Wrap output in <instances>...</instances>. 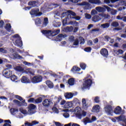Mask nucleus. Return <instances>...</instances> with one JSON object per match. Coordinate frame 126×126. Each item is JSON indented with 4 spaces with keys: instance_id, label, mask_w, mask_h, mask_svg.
Listing matches in <instances>:
<instances>
[{
    "instance_id": "46",
    "label": "nucleus",
    "mask_w": 126,
    "mask_h": 126,
    "mask_svg": "<svg viewBox=\"0 0 126 126\" xmlns=\"http://www.w3.org/2000/svg\"><path fill=\"white\" fill-rule=\"evenodd\" d=\"M46 84L49 88H53L54 87V85H53V84L50 83V81H47L46 82Z\"/></svg>"
},
{
    "instance_id": "57",
    "label": "nucleus",
    "mask_w": 126,
    "mask_h": 126,
    "mask_svg": "<svg viewBox=\"0 0 126 126\" xmlns=\"http://www.w3.org/2000/svg\"><path fill=\"white\" fill-rule=\"evenodd\" d=\"M69 40L70 42H74L75 39H74V36L73 35H71L69 38Z\"/></svg>"
},
{
    "instance_id": "48",
    "label": "nucleus",
    "mask_w": 126,
    "mask_h": 126,
    "mask_svg": "<svg viewBox=\"0 0 126 126\" xmlns=\"http://www.w3.org/2000/svg\"><path fill=\"white\" fill-rule=\"evenodd\" d=\"M56 98L57 99V100L56 101V104H59L61 101V100L63 99L61 96H59V97L55 96V99Z\"/></svg>"
},
{
    "instance_id": "3",
    "label": "nucleus",
    "mask_w": 126,
    "mask_h": 126,
    "mask_svg": "<svg viewBox=\"0 0 126 126\" xmlns=\"http://www.w3.org/2000/svg\"><path fill=\"white\" fill-rule=\"evenodd\" d=\"M12 74V71H10L8 68L5 69L2 72V75L6 78H10Z\"/></svg>"
},
{
    "instance_id": "58",
    "label": "nucleus",
    "mask_w": 126,
    "mask_h": 126,
    "mask_svg": "<svg viewBox=\"0 0 126 126\" xmlns=\"http://www.w3.org/2000/svg\"><path fill=\"white\" fill-rule=\"evenodd\" d=\"M50 36H52V37H55V36H57V34L54 31L53 32H52V31H51Z\"/></svg>"
},
{
    "instance_id": "44",
    "label": "nucleus",
    "mask_w": 126,
    "mask_h": 126,
    "mask_svg": "<svg viewBox=\"0 0 126 126\" xmlns=\"http://www.w3.org/2000/svg\"><path fill=\"white\" fill-rule=\"evenodd\" d=\"M80 66L82 68V69H83L84 70V69L86 68V64L84 63H81L80 64Z\"/></svg>"
},
{
    "instance_id": "59",
    "label": "nucleus",
    "mask_w": 126,
    "mask_h": 126,
    "mask_svg": "<svg viewBox=\"0 0 126 126\" xmlns=\"http://www.w3.org/2000/svg\"><path fill=\"white\" fill-rule=\"evenodd\" d=\"M54 27H60L61 26V24L60 23H55L53 24Z\"/></svg>"
},
{
    "instance_id": "35",
    "label": "nucleus",
    "mask_w": 126,
    "mask_h": 126,
    "mask_svg": "<svg viewBox=\"0 0 126 126\" xmlns=\"http://www.w3.org/2000/svg\"><path fill=\"white\" fill-rule=\"evenodd\" d=\"M10 78L12 81H16V80L18 79L17 76H16L15 75H11Z\"/></svg>"
},
{
    "instance_id": "17",
    "label": "nucleus",
    "mask_w": 126,
    "mask_h": 126,
    "mask_svg": "<svg viewBox=\"0 0 126 126\" xmlns=\"http://www.w3.org/2000/svg\"><path fill=\"white\" fill-rule=\"evenodd\" d=\"M92 21L94 22H98V21H100L101 20V18L99 15H94V17H92Z\"/></svg>"
},
{
    "instance_id": "38",
    "label": "nucleus",
    "mask_w": 126,
    "mask_h": 126,
    "mask_svg": "<svg viewBox=\"0 0 126 126\" xmlns=\"http://www.w3.org/2000/svg\"><path fill=\"white\" fill-rule=\"evenodd\" d=\"M10 112L12 115H14L15 112H18V109L16 108H11L10 109Z\"/></svg>"
},
{
    "instance_id": "33",
    "label": "nucleus",
    "mask_w": 126,
    "mask_h": 126,
    "mask_svg": "<svg viewBox=\"0 0 126 126\" xmlns=\"http://www.w3.org/2000/svg\"><path fill=\"white\" fill-rule=\"evenodd\" d=\"M69 16L70 19H75V20H77V21H79L80 20V19H81V17L79 16H75V17H71L70 15H69Z\"/></svg>"
},
{
    "instance_id": "10",
    "label": "nucleus",
    "mask_w": 126,
    "mask_h": 126,
    "mask_svg": "<svg viewBox=\"0 0 126 126\" xmlns=\"http://www.w3.org/2000/svg\"><path fill=\"white\" fill-rule=\"evenodd\" d=\"M64 97L66 99H71L73 96H75V95H77V93L76 92L75 94L71 93H66L64 94Z\"/></svg>"
},
{
    "instance_id": "11",
    "label": "nucleus",
    "mask_w": 126,
    "mask_h": 126,
    "mask_svg": "<svg viewBox=\"0 0 126 126\" xmlns=\"http://www.w3.org/2000/svg\"><path fill=\"white\" fill-rule=\"evenodd\" d=\"M21 81L22 83H31V80L25 76H24L21 78Z\"/></svg>"
},
{
    "instance_id": "25",
    "label": "nucleus",
    "mask_w": 126,
    "mask_h": 126,
    "mask_svg": "<svg viewBox=\"0 0 126 126\" xmlns=\"http://www.w3.org/2000/svg\"><path fill=\"white\" fill-rule=\"evenodd\" d=\"M64 30L65 32H72L73 31V27L70 26V27H66Z\"/></svg>"
},
{
    "instance_id": "31",
    "label": "nucleus",
    "mask_w": 126,
    "mask_h": 126,
    "mask_svg": "<svg viewBox=\"0 0 126 126\" xmlns=\"http://www.w3.org/2000/svg\"><path fill=\"white\" fill-rule=\"evenodd\" d=\"M68 16H69V15H70L71 16V15H72V16H76V13H75V12L71 11V10H68Z\"/></svg>"
},
{
    "instance_id": "36",
    "label": "nucleus",
    "mask_w": 126,
    "mask_h": 126,
    "mask_svg": "<svg viewBox=\"0 0 126 126\" xmlns=\"http://www.w3.org/2000/svg\"><path fill=\"white\" fill-rule=\"evenodd\" d=\"M79 45V39L76 38L73 43V46H78Z\"/></svg>"
},
{
    "instance_id": "52",
    "label": "nucleus",
    "mask_w": 126,
    "mask_h": 126,
    "mask_svg": "<svg viewBox=\"0 0 126 126\" xmlns=\"http://www.w3.org/2000/svg\"><path fill=\"white\" fill-rule=\"evenodd\" d=\"M15 98H16L18 100H19V101H22L23 100V98L21 97L20 95H15Z\"/></svg>"
},
{
    "instance_id": "20",
    "label": "nucleus",
    "mask_w": 126,
    "mask_h": 126,
    "mask_svg": "<svg viewBox=\"0 0 126 126\" xmlns=\"http://www.w3.org/2000/svg\"><path fill=\"white\" fill-rule=\"evenodd\" d=\"M28 5H30L32 7L37 6V1L35 0L30 1L28 3Z\"/></svg>"
},
{
    "instance_id": "2",
    "label": "nucleus",
    "mask_w": 126,
    "mask_h": 126,
    "mask_svg": "<svg viewBox=\"0 0 126 126\" xmlns=\"http://www.w3.org/2000/svg\"><path fill=\"white\" fill-rule=\"evenodd\" d=\"M40 11V10L38 8H34L32 9L30 12V13L31 15H33L34 16L39 17L41 16L42 14H43V13Z\"/></svg>"
},
{
    "instance_id": "19",
    "label": "nucleus",
    "mask_w": 126,
    "mask_h": 126,
    "mask_svg": "<svg viewBox=\"0 0 126 126\" xmlns=\"http://www.w3.org/2000/svg\"><path fill=\"white\" fill-rule=\"evenodd\" d=\"M41 33L43 34V35H45V36H46L47 38H49L50 37V33H51V30H42L41 31Z\"/></svg>"
},
{
    "instance_id": "54",
    "label": "nucleus",
    "mask_w": 126,
    "mask_h": 126,
    "mask_svg": "<svg viewBox=\"0 0 126 126\" xmlns=\"http://www.w3.org/2000/svg\"><path fill=\"white\" fill-rule=\"evenodd\" d=\"M78 108H79V107H76V110H77V112L76 113V115H77V114H81V109L80 108L79 109H78Z\"/></svg>"
},
{
    "instance_id": "5",
    "label": "nucleus",
    "mask_w": 126,
    "mask_h": 126,
    "mask_svg": "<svg viewBox=\"0 0 126 126\" xmlns=\"http://www.w3.org/2000/svg\"><path fill=\"white\" fill-rule=\"evenodd\" d=\"M52 104H53V102L51 99H45L42 102V105L45 108H49Z\"/></svg>"
},
{
    "instance_id": "40",
    "label": "nucleus",
    "mask_w": 126,
    "mask_h": 126,
    "mask_svg": "<svg viewBox=\"0 0 126 126\" xmlns=\"http://www.w3.org/2000/svg\"><path fill=\"white\" fill-rule=\"evenodd\" d=\"M120 2V5H123L124 6H126V0H119Z\"/></svg>"
},
{
    "instance_id": "23",
    "label": "nucleus",
    "mask_w": 126,
    "mask_h": 126,
    "mask_svg": "<svg viewBox=\"0 0 126 126\" xmlns=\"http://www.w3.org/2000/svg\"><path fill=\"white\" fill-rule=\"evenodd\" d=\"M48 23H49V19L47 17H45L43 19V23L42 24L43 27H46L48 25Z\"/></svg>"
},
{
    "instance_id": "62",
    "label": "nucleus",
    "mask_w": 126,
    "mask_h": 126,
    "mask_svg": "<svg viewBox=\"0 0 126 126\" xmlns=\"http://www.w3.org/2000/svg\"><path fill=\"white\" fill-rule=\"evenodd\" d=\"M63 117H64V118H69V114H68V113H65L63 114Z\"/></svg>"
},
{
    "instance_id": "18",
    "label": "nucleus",
    "mask_w": 126,
    "mask_h": 126,
    "mask_svg": "<svg viewBox=\"0 0 126 126\" xmlns=\"http://www.w3.org/2000/svg\"><path fill=\"white\" fill-rule=\"evenodd\" d=\"M93 112L95 113H99L100 112V105H96L93 107Z\"/></svg>"
},
{
    "instance_id": "41",
    "label": "nucleus",
    "mask_w": 126,
    "mask_h": 126,
    "mask_svg": "<svg viewBox=\"0 0 126 126\" xmlns=\"http://www.w3.org/2000/svg\"><path fill=\"white\" fill-rule=\"evenodd\" d=\"M79 40H80V44L81 45L82 44H84V43H85V39H84L83 38V37H82V36H79Z\"/></svg>"
},
{
    "instance_id": "37",
    "label": "nucleus",
    "mask_w": 126,
    "mask_h": 126,
    "mask_svg": "<svg viewBox=\"0 0 126 126\" xmlns=\"http://www.w3.org/2000/svg\"><path fill=\"white\" fill-rule=\"evenodd\" d=\"M19 111L21 113H22V114H23L24 115H27V110H24L22 107L20 108Z\"/></svg>"
},
{
    "instance_id": "47",
    "label": "nucleus",
    "mask_w": 126,
    "mask_h": 126,
    "mask_svg": "<svg viewBox=\"0 0 126 126\" xmlns=\"http://www.w3.org/2000/svg\"><path fill=\"white\" fill-rule=\"evenodd\" d=\"M92 48L91 47H86L84 49V51L87 52V53H90L91 52Z\"/></svg>"
},
{
    "instance_id": "7",
    "label": "nucleus",
    "mask_w": 126,
    "mask_h": 126,
    "mask_svg": "<svg viewBox=\"0 0 126 126\" xmlns=\"http://www.w3.org/2000/svg\"><path fill=\"white\" fill-rule=\"evenodd\" d=\"M100 54L103 58H106V59L109 56V51L106 48H102L100 51Z\"/></svg>"
},
{
    "instance_id": "22",
    "label": "nucleus",
    "mask_w": 126,
    "mask_h": 126,
    "mask_svg": "<svg viewBox=\"0 0 126 126\" xmlns=\"http://www.w3.org/2000/svg\"><path fill=\"white\" fill-rule=\"evenodd\" d=\"M95 9L98 12H105V11H106V9L101 6H97L95 7Z\"/></svg>"
},
{
    "instance_id": "39",
    "label": "nucleus",
    "mask_w": 126,
    "mask_h": 126,
    "mask_svg": "<svg viewBox=\"0 0 126 126\" xmlns=\"http://www.w3.org/2000/svg\"><path fill=\"white\" fill-rule=\"evenodd\" d=\"M119 25V23L116 21L113 22L111 23V26H112L113 27H118Z\"/></svg>"
},
{
    "instance_id": "61",
    "label": "nucleus",
    "mask_w": 126,
    "mask_h": 126,
    "mask_svg": "<svg viewBox=\"0 0 126 126\" xmlns=\"http://www.w3.org/2000/svg\"><path fill=\"white\" fill-rule=\"evenodd\" d=\"M94 102L95 103H99V102H100V100H99V97L98 96H96L95 98H94Z\"/></svg>"
},
{
    "instance_id": "4",
    "label": "nucleus",
    "mask_w": 126,
    "mask_h": 126,
    "mask_svg": "<svg viewBox=\"0 0 126 126\" xmlns=\"http://www.w3.org/2000/svg\"><path fill=\"white\" fill-rule=\"evenodd\" d=\"M28 108L29 109L28 112L29 115H33V114H35V109H36V106L35 105L33 104H30L29 105Z\"/></svg>"
},
{
    "instance_id": "14",
    "label": "nucleus",
    "mask_w": 126,
    "mask_h": 126,
    "mask_svg": "<svg viewBox=\"0 0 126 126\" xmlns=\"http://www.w3.org/2000/svg\"><path fill=\"white\" fill-rule=\"evenodd\" d=\"M114 112L116 115H121V113H122V107L119 106L116 107L114 109Z\"/></svg>"
},
{
    "instance_id": "64",
    "label": "nucleus",
    "mask_w": 126,
    "mask_h": 126,
    "mask_svg": "<svg viewBox=\"0 0 126 126\" xmlns=\"http://www.w3.org/2000/svg\"><path fill=\"white\" fill-rule=\"evenodd\" d=\"M55 124L56 126H63L60 122H55Z\"/></svg>"
},
{
    "instance_id": "56",
    "label": "nucleus",
    "mask_w": 126,
    "mask_h": 126,
    "mask_svg": "<svg viewBox=\"0 0 126 126\" xmlns=\"http://www.w3.org/2000/svg\"><path fill=\"white\" fill-rule=\"evenodd\" d=\"M117 10L112 9L111 11V13L112 15H116V14H117Z\"/></svg>"
},
{
    "instance_id": "63",
    "label": "nucleus",
    "mask_w": 126,
    "mask_h": 126,
    "mask_svg": "<svg viewBox=\"0 0 126 126\" xmlns=\"http://www.w3.org/2000/svg\"><path fill=\"white\" fill-rule=\"evenodd\" d=\"M76 116L77 117V118H78V119H80V120L82 118V115L81 114V113L76 114Z\"/></svg>"
},
{
    "instance_id": "26",
    "label": "nucleus",
    "mask_w": 126,
    "mask_h": 126,
    "mask_svg": "<svg viewBox=\"0 0 126 126\" xmlns=\"http://www.w3.org/2000/svg\"><path fill=\"white\" fill-rule=\"evenodd\" d=\"M34 22L35 25H40V24H42V22L40 18H37L36 19H35L34 20Z\"/></svg>"
},
{
    "instance_id": "16",
    "label": "nucleus",
    "mask_w": 126,
    "mask_h": 126,
    "mask_svg": "<svg viewBox=\"0 0 126 126\" xmlns=\"http://www.w3.org/2000/svg\"><path fill=\"white\" fill-rule=\"evenodd\" d=\"M39 124V122L36 121H33L31 123L29 122H26L25 123V126H35L36 125H38Z\"/></svg>"
},
{
    "instance_id": "15",
    "label": "nucleus",
    "mask_w": 126,
    "mask_h": 126,
    "mask_svg": "<svg viewBox=\"0 0 126 126\" xmlns=\"http://www.w3.org/2000/svg\"><path fill=\"white\" fill-rule=\"evenodd\" d=\"M82 103L83 108L84 109V110H87V109L88 108V104L86 103V99L85 98H83L82 99Z\"/></svg>"
},
{
    "instance_id": "49",
    "label": "nucleus",
    "mask_w": 126,
    "mask_h": 126,
    "mask_svg": "<svg viewBox=\"0 0 126 126\" xmlns=\"http://www.w3.org/2000/svg\"><path fill=\"white\" fill-rule=\"evenodd\" d=\"M79 5L81 6H84V5H88V6H89L90 4L88 2H82V3H80L79 4Z\"/></svg>"
},
{
    "instance_id": "24",
    "label": "nucleus",
    "mask_w": 126,
    "mask_h": 126,
    "mask_svg": "<svg viewBox=\"0 0 126 126\" xmlns=\"http://www.w3.org/2000/svg\"><path fill=\"white\" fill-rule=\"evenodd\" d=\"M75 81V80L74 79V78H71L68 80V84H69V85H71V86H72V85H74Z\"/></svg>"
},
{
    "instance_id": "50",
    "label": "nucleus",
    "mask_w": 126,
    "mask_h": 126,
    "mask_svg": "<svg viewBox=\"0 0 126 126\" xmlns=\"http://www.w3.org/2000/svg\"><path fill=\"white\" fill-rule=\"evenodd\" d=\"M21 106H25V107L27 106V103H26V101H25V99L22 100V101L21 102Z\"/></svg>"
},
{
    "instance_id": "43",
    "label": "nucleus",
    "mask_w": 126,
    "mask_h": 126,
    "mask_svg": "<svg viewBox=\"0 0 126 126\" xmlns=\"http://www.w3.org/2000/svg\"><path fill=\"white\" fill-rule=\"evenodd\" d=\"M13 102L14 103H15V104H17V105H18L19 107H21V102H20L19 100L15 99L13 100Z\"/></svg>"
},
{
    "instance_id": "8",
    "label": "nucleus",
    "mask_w": 126,
    "mask_h": 126,
    "mask_svg": "<svg viewBox=\"0 0 126 126\" xmlns=\"http://www.w3.org/2000/svg\"><path fill=\"white\" fill-rule=\"evenodd\" d=\"M92 83H93L92 80H91V79H88L85 81V83L83 84V86L86 89H87L92 85Z\"/></svg>"
},
{
    "instance_id": "9",
    "label": "nucleus",
    "mask_w": 126,
    "mask_h": 126,
    "mask_svg": "<svg viewBox=\"0 0 126 126\" xmlns=\"http://www.w3.org/2000/svg\"><path fill=\"white\" fill-rule=\"evenodd\" d=\"M65 37H66V34L61 33L55 37V40L56 42H61L62 40H63V38H65Z\"/></svg>"
},
{
    "instance_id": "42",
    "label": "nucleus",
    "mask_w": 126,
    "mask_h": 126,
    "mask_svg": "<svg viewBox=\"0 0 126 126\" xmlns=\"http://www.w3.org/2000/svg\"><path fill=\"white\" fill-rule=\"evenodd\" d=\"M15 70L17 71H23V68L20 66H17L15 67Z\"/></svg>"
},
{
    "instance_id": "53",
    "label": "nucleus",
    "mask_w": 126,
    "mask_h": 126,
    "mask_svg": "<svg viewBox=\"0 0 126 126\" xmlns=\"http://www.w3.org/2000/svg\"><path fill=\"white\" fill-rule=\"evenodd\" d=\"M97 13H98V12L94 9H93L91 12V15H95V14H97Z\"/></svg>"
},
{
    "instance_id": "13",
    "label": "nucleus",
    "mask_w": 126,
    "mask_h": 126,
    "mask_svg": "<svg viewBox=\"0 0 126 126\" xmlns=\"http://www.w3.org/2000/svg\"><path fill=\"white\" fill-rule=\"evenodd\" d=\"M15 46H18V47H22V46H23L21 37H20L19 39H17L15 41Z\"/></svg>"
},
{
    "instance_id": "34",
    "label": "nucleus",
    "mask_w": 126,
    "mask_h": 126,
    "mask_svg": "<svg viewBox=\"0 0 126 126\" xmlns=\"http://www.w3.org/2000/svg\"><path fill=\"white\" fill-rule=\"evenodd\" d=\"M101 26L103 29L109 28V27H110V23H105V24H101Z\"/></svg>"
},
{
    "instance_id": "6",
    "label": "nucleus",
    "mask_w": 126,
    "mask_h": 126,
    "mask_svg": "<svg viewBox=\"0 0 126 126\" xmlns=\"http://www.w3.org/2000/svg\"><path fill=\"white\" fill-rule=\"evenodd\" d=\"M43 79V78L41 76H35L32 77V83H39V82H41Z\"/></svg>"
},
{
    "instance_id": "32",
    "label": "nucleus",
    "mask_w": 126,
    "mask_h": 126,
    "mask_svg": "<svg viewBox=\"0 0 126 126\" xmlns=\"http://www.w3.org/2000/svg\"><path fill=\"white\" fill-rule=\"evenodd\" d=\"M0 53L1 54H7V51L5 49V48L0 47Z\"/></svg>"
},
{
    "instance_id": "55",
    "label": "nucleus",
    "mask_w": 126,
    "mask_h": 126,
    "mask_svg": "<svg viewBox=\"0 0 126 126\" xmlns=\"http://www.w3.org/2000/svg\"><path fill=\"white\" fill-rule=\"evenodd\" d=\"M28 102L29 103H34L35 102V98H30L28 100Z\"/></svg>"
},
{
    "instance_id": "29",
    "label": "nucleus",
    "mask_w": 126,
    "mask_h": 126,
    "mask_svg": "<svg viewBox=\"0 0 126 126\" xmlns=\"http://www.w3.org/2000/svg\"><path fill=\"white\" fill-rule=\"evenodd\" d=\"M80 69V68L76 67L75 66H73L72 69H71V71H72L73 72H75L76 71H79Z\"/></svg>"
},
{
    "instance_id": "28",
    "label": "nucleus",
    "mask_w": 126,
    "mask_h": 126,
    "mask_svg": "<svg viewBox=\"0 0 126 126\" xmlns=\"http://www.w3.org/2000/svg\"><path fill=\"white\" fill-rule=\"evenodd\" d=\"M5 28L7 30V31L10 32V31L11 30V25H10V24H9V23L6 24Z\"/></svg>"
},
{
    "instance_id": "12",
    "label": "nucleus",
    "mask_w": 126,
    "mask_h": 126,
    "mask_svg": "<svg viewBox=\"0 0 126 126\" xmlns=\"http://www.w3.org/2000/svg\"><path fill=\"white\" fill-rule=\"evenodd\" d=\"M105 112L108 115H111L112 112H113V107L111 105H107L105 107Z\"/></svg>"
},
{
    "instance_id": "51",
    "label": "nucleus",
    "mask_w": 126,
    "mask_h": 126,
    "mask_svg": "<svg viewBox=\"0 0 126 126\" xmlns=\"http://www.w3.org/2000/svg\"><path fill=\"white\" fill-rule=\"evenodd\" d=\"M66 15L67 16L68 18H69L68 11H67V12H63L62 14V16H63V17H64Z\"/></svg>"
},
{
    "instance_id": "30",
    "label": "nucleus",
    "mask_w": 126,
    "mask_h": 126,
    "mask_svg": "<svg viewBox=\"0 0 126 126\" xmlns=\"http://www.w3.org/2000/svg\"><path fill=\"white\" fill-rule=\"evenodd\" d=\"M42 101H43V98L39 97L35 99L34 102L35 104H40V103H42Z\"/></svg>"
},
{
    "instance_id": "1",
    "label": "nucleus",
    "mask_w": 126,
    "mask_h": 126,
    "mask_svg": "<svg viewBox=\"0 0 126 126\" xmlns=\"http://www.w3.org/2000/svg\"><path fill=\"white\" fill-rule=\"evenodd\" d=\"M120 0H104L103 2L101 1L100 0H89V2L92 4H95L96 5H101V4H104V3H106V4H109L110 2L114 3V2H117Z\"/></svg>"
},
{
    "instance_id": "21",
    "label": "nucleus",
    "mask_w": 126,
    "mask_h": 126,
    "mask_svg": "<svg viewBox=\"0 0 126 126\" xmlns=\"http://www.w3.org/2000/svg\"><path fill=\"white\" fill-rule=\"evenodd\" d=\"M12 58H13V60H16V59L22 60V59H23V57H22V56H20V55L17 54L16 53H15L13 55Z\"/></svg>"
},
{
    "instance_id": "27",
    "label": "nucleus",
    "mask_w": 126,
    "mask_h": 126,
    "mask_svg": "<svg viewBox=\"0 0 126 126\" xmlns=\"http://www.w3.org/2000/svg\"><path fill=\"white\" fill-rule=\"evenodd\" d=\"M71 107H72V103L70 101L67 102L65 104L66 109H69V108H71Z\"/></svg>"
},
{
    "instance_id": "60",
    "label": "nucleus",
    "mask_w": 126,
    "mask_h": 126,
    "mask_svg": "<svg viewBox=\"0 0 126 126\" xmlns=\"http://www.w3.org/2000/svg\"><path fill=\"white\" fill-rule=\"evenodd\" d=\"M104 7H105V8L107 9L108 12H110V11H111V10H112V9H111V8L107 5H104Z\"/></svg>"
},
{
    "instance_id": "45",
    "label": "nucleus",
    "mask_w": 126,
    "mask_h": 126,
    "mask_svg": "<svg viewBox=\"0 0 126 126\" xmlns=\"http://www.w3.org/2000/svg\"><path fill=\"white\" fill-rule=\"evenodd\" d=\"M85 16L86 19H91V17H92V16H91V15L88 13H85Z\"/></svg>"
}]
</instances>
